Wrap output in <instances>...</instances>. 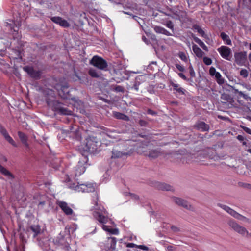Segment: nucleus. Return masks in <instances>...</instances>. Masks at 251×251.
<instances>
[{"label": "nucleus", "instance_id": "nucleus-1", "mask_svg": "<svg viewBox=\"0 0 251 251\" xmlns=\"http://www.w3.org/2000/svg\"><path fill=\"white\" fill-rule=\"evenodd\" d=\"M105 135V132L98 130L96 133L88 135L84 143L78 147V151L82 156H88L89 154L100 152L101 151V138Z\"/></svg>", "mask_w": 251, "mask_h": 251}, {"label": "nucleus", "instance_id": "nucleus-2", "mask_svg": "<svg viewBox=\"0 0 251 251\" xmlns=\"http://www.w3.org/2000/svg\"><path fill=\"white\" fill-rule=\"evenodd\" d=\"M90 64L100 70L104 71L110 70L107 61L98 55L94 56L90 60Z\"/></svg>", "mask_w": 251, "mask_h": 251}, {"label": "nucleus", "instance_id": "nucleus-3", "mask_svg": "<svg viewBox=\"0 0 251 251\" xmlns=\"http://www.w3.org/2000/svg\"><path fill=\"white\" fill-rule=\"evenodd\" d=\"M64 104L57 100L50 107L51 110L60 115H72V111L64 107Z\"/></svg>", "mask_w": 251, "mask_h": 251}, {"label": "nucleus", "instance_id": "nucleus-4", "mask_svg": "<svg viewBox=\"0 0 251 251\" xmlns=\"http://www.w3.org/2000/svg\"><path fill=\"white\" fill-rule=\"evenodd\" d=\"M54 88L57 91L61 98L65 95V93L70 90L69 84L64 78L59 79L58 82L55 84Z\"/></svg>", "mask_w": 251, "mask_h": 251}, {"label": "nucleus", "instance_id": "nucleus-5", "mask_svg": "<svg viewBox=\"0 0 251 251\" xmlns=\"http://www.w3.org/2000/svg\"><path fill=\"white\" fill-rule=\"evenodd\" d=\"M23 70L31 78L38 80L41 78L42 72L41 70H36L31 66H25L23 67Z\"/></svg>", "mask_w": 251, "mask_h": 251}, {"label": "nucleus", "instance_id": "nucleus-6", "mask_svg": "<svg viewBox=\"0 0 251 251\" xmlns=\"http://www.w3.org/2000/svg\"><path fill=\"white\" fill-rule=\"evenodd\" d=\"M228 224L235 232L243 236L246 234L247 237H251V233H249L246 228L239 225L234 220H230L228 222Z\"/></svg>", "mask_w": 251, "mask_h": 251}, {"label": "nucleus", "instance_id": "nucleus-7", "mask_svg": "<svg viewBox=\"0 0 251 251\" xmlns=\"http://www.w3.org/2000/svg\"><path fill=\"white\" fill-rule=\"evenodd\" d=\"M83 158L80 160L75 167V175L79 176L85 171L86 165L88 161V156H82Z\"/></svg>", "mask_w": 251, "mask_h": 251}, {"label": "nucleus", "instance_id": "nucleus-8", "mask_svg": "<svg viewBox=\"0 0 251 251\" xmlns=\"http://www.w3.org/2000/svg\"><path fill=\"white\" fill-rule=\"evenodd\" d=\"M235 62L237 64L242 66L245 65L247 61V54L246 51L236 52L234 54Z\"/></svg>", "mask_w": 251, "mask_h": 251}, {"label": "nucleus", "instance_id": "nucleus-9", "mask_svg": "<svg viewBox=\"0 0 251 251\" xmlns=\"http://www.w3.org/2000/svg\"><path fill=\"white\" fill-rule=\"evenodd\" d=\"M9 22H6V26L13 32V38H20L21 37L18 33L19 25H18L13 20H9Z\"/></svg>", "mask_w": 251, "mask_h": 251}, {"label": "nucleus", "instance_id": "nucleus-10", "mask_svg": "<svg viewBox=\"0 0 251 251\" xmlns=\"http://www.w3.org/2000/svg\"><path fill=\"white\" fill-rule=\"evenodd\" d=\"M221 56L224 59L230 61L231 57L230 56L231 54V50L228 47L222 46L217 49Z\"/></svg>", "mask_w": 251, "mask_h": 251}, {"label": "nucleus", "instance_id": "nucleus-11", "mask_svg": "<svg viewBox=\"0 0 251 251\" xmlns=\"http://www.w3.org/2000/svg\"><path fill=\"white\" fill-rule=\"evenodd\" d=\"M45 101L48 106L50 107L57 100L52 90L48 91L45 94Z\"/></svg>", "mask_w": 251, "mask_h": 251}, {"label": "nucleus", "instance_id": "nucleus-12", "mask_svg": "<svg viewBox=\"0 0 251 251\" xmlns=\"http://www.w3.org/2000/svg\"><path fill=\"white\" fill-rule=\"evenodd\" d=\"M0 133L4 137V139L14 147H17V145L15 142L10 136L5 128L0 123Z\"/></svg>", "mask_w": 251, "mask_h": 251}, {"label": "nucleus", "instance_id": "nucleus-13", "mask_svg": "<svg viewBox=\"0 0 251 251\" xmlns=\"http://www.w3.org/2000/svg\"><path fill=\"white\" fill-rule=\"evenodd\" d=\"M50 18L53 23L59 25L64 28H68L70 26L69 23L61 17L54 16L51 17Z\"/></svg>", "mask_w": 251, "mask_h": 251}, {"label": "nucleus", "instance_id": "nucleus-14", "mask_svg": "<svg viewBox=\"0 0 251 251\" xmlns=\"http://www.w3.org/2000/svg\"><path fill=\"white\" fill-rule=\"evenodd\" d=\"M172 199L177 205L182 206L187 210H190L192 207L191 205L189 203L188 201L184 199L176 197H173Z\"/></svg>", "mask_w": 251, "mask_h": 251}, {"label": "nucleus", "instance_id": "nucleus-15", "mask_svg": "<svg viewBox=\"0 0 251 251\" xmlns=\"http://www.w3.org/2000/svg\"><path fill=\"white\" fill-rule=\"evenodd\" d=\"M31 230L33 233V237L36 238L38 235L43 233V230L41 229V226L39 225H32L28 227L26 229V232Z\"/></svg>", "mask_w": 251, "mask_h": 251}, {"label": "nucleus", "instance_id": "nucleus-16", "mask_svg": "<svg viewBox=\"0 0 251 251\" xmlns=\"http://www.w3.org/2000/svg\"><path fill=\"white\" fill-rule=\"evenodd\" d=\"M154 187L159 190L174 191V189L172 186L165 183L156 182L154 183Z\"/></svg>", "mask_w": 251, "mask_h": 251}, {"label": "nucleus", "instance_id": "nucleus-17", "mask_svg": "<svg viewBox=\"0 0 251 251\" xmlns=\"http://www.w3.org/2000/svg\"><path fill=\"white\" fill-rule=\"evenodd\" d=\"M193 127L194 128L202 132L208 131L210 129L209 125L203 121H198Z\"/></svg>", "mask_w": 251, "mask_h": 251}, {"label": "nucleus", "instance_id": "nucleus-18", "mask_svg": "<svg viewBox=\"0 0 251 251\" xmlns=\"http://www.w3.org/2000/svg\"><path fill=\"white\" fill-rule=\"evenodd\" d=\"M57 204L63 212L67 215H70L73 213V210L64 201H58Z\"/></svg>", "mask_w": 251, "mask_h": 251}, {"label": "nucleus", "instance_id": "nucleus-19", "mask_svg": "<svg viewBox=\"0 0 251 251\" xmlns=\"http://www.w3.org/2000/svg\"><path fill=\"white\" fill-rule=\"evenodd\" d=\"M18 135L22 143L25 146V150L27 151H29L30 149L27 143V136L24 132L20 131L18 132Z\"/></svg>", "mask_w": 251, "mask_h": 251}, {"label": "nucleus", "instance_id": "nucleus-20", "mask_svg": "<svg viewBox=\"0 0 251 251\" xmlns=\"http://www.w3.org/2000/svg\"><path fill=\"white\" fill-rule=\"evenodd\" d=\"M220 99L221 100H223L225 101H221V103L223 105H227V102L229 103V104H230L231 105H233V103L234 102V100L233 98L230 95L228 94H226L225 93H223L221 94Z\"/></svg>", "mask_w": 251, "mask_h": 251}, {"label": "nucleus", "instance_id": "nucleus-21", "mask_svg": "<svg viewBox=\"0 0 251 251\" xmlns=\"http://www.w3.org/2000/svg\"><path fill=\"white\" fill-rule=\"evenodd\" d=\"M145 155H147L150 158L155 159L157 158L161 153L160 150L158 149H155L150 151L148 153L147 151L145 150H142Z\"/></svg>", "mask_w": 251, "mask_h": 251}, {"label": "nucleus", "instance_id": "nucleus-22", "mask_svg": "<svg viewBox=\"0 0 251 251\" xmlns=\"http://www.w3.org/2000/svg\"><path fill=\"white\" fill-rule=\"evenodd\" d=\"M94 217L100 223L105 224L108 222V218L104 216L100 212H96L94 214Z\"/></svg>", "mask_w": 251, "mask_h": 251}, {"label": "nucleus", "instance_id": "nucleus-23", "mask_svg": "<svg viewBox=\"0 0 251 251\" xmlns=\"http://www.w3.org/2000/svg\"><path fill=\"white\" fill-rule=\"evenodd\" d=\"M0 172L9 179H13L15 178L14 175L1 164H0Z\"/></svg>", "mask_w": 251, "mask_h": 251}, {"label": "nucleus", "instance_id": "nucleus-24", "mask_svg": "<svg viewBox=\"0 0 251 251\" xmlns=\"http://www.w3.org/2000/svg\"><path fill=\"white\" fill-rule=\"evenodd\" d=\"M113 116L114 118L117 119L123 120L126 121H128L129 120V118L128 116L119 112L114 111L113 113Z\"/></svg>", "mask_w": 251, "mask_h": 251}, {"label": "nucleus", "instance_id": "nucleus-25", "mask_svg": "<svg viewBox=\"0 0 251 251\" xmlns=\"http://www.w3.org/2000/svg\"><path fill=\"white\" fill-rule=\"evenodd\" d=\"M192 49L194 53L198 58H201L204 54L202 50L195 44H193L192 46Z\"/></svg>", "mask_w": 251, "mask_h": 251}, {"label": "nucleus", "instance_id": "nucleus-26", "mask_svg": "<svg viewBox=\"0 0 251 251\" xmlns=\"http://www.w3.org/2000/svg\"><path fill=\"white\" fill-rule=\"evenodd\" d=\"M153 29L155 32H156L157 33L163 34L168 36L172 35V34L169 32H168L166 29L161 26H154L153 27Z\"/></svg>", "mask_w": 251, "mask_h": 251}, {"label": "nucleus", "instance_id": "nucleus-27", "mask_svg": "<svg viewBox=\"0 0 251 251\" xmlns=\"http://www.w3.org/2000/svg\"><path fill=\"white\" fill-rule=\"evenodd\" d=\"M112 156L111 157V158H118L122 157L124 155H127V153L123 152V151H120L118 150H116L115 149H113L112 151Z\"/></svg>", "mask_w": 251, "mask_h": 251}, {"label": "nucleus", "instance_id": "nucleus-28", "mask_svg": "<svg viewBox=\"0 0 251 251\" xmlns=\"http://www.w3.org/2000/svg\"><path fill=\"white\" fill-rule=\"evenodd\" d=\"M109 89L111 91L116 92L117 93L121 92L124 93L125 89L123 86L113 84L109 86Z\"/></svg>", "mask_w": 251, "mask_h": 251}, {"label": "nucleus", "instance_id": "nucleus-29", "mask_svg": "<svg viewBox=\"0 0 251 251\" xmlns=\"http://www.w3.org/2000/svg\"><path fill=\"white\" fill-rule=\"evenodd\" d=\"M107 242H110V244L109 249L111 250V251H114L115 250V246L117 242L116 238L114 237H109L107 238Z\"/></svg>", "mask_w": 251, "mask_h": 251}, {"label": "nucleus", "instance_id": "nucleus-30", "mask_svg": "<svg viewBox=\"0 0 251 251\" xmlns=\"http://www.w3.org/2000/svg\"><path fill=\"white\" fill-rule=\"evenodd\" d=\"M220 37L224 41L226 42L227 45H231V40H230L229 36L226 34L225 32H222L220 33Z\"/></svg>", "mask_w": 251, "mask_h": 251}, {"label": "nucleus", "instance_id": "nucleus-31", "mask_svg": "<svg viewBox=\"0 0 251 251\" xmlns=\"http://www.w3.org/2000/svg\"><path fill=\"white\" fill-rule=\"evenodd\" d=\"M234 91V93H238L240 96L242 97L244 99L247 100L251 101V98L248 96L247 94H244L242 91H239L238 89H235L233 86H230Z\"/></svg>", "mask_w": 251, "mask_h": 251}, {"label": "nucleus", "instance_id": "nucleus-32", "mask_svg": "<svg viewBox=\"0 0 251 251\" xmlns=\"http://www.w3.org/2000/svg\"><path fill=\"white\" fill-rule=\"evenodd\" d=\"M88 74L93 78H98L100 77L99 74L95 69L93 68H91L89 69L88 71Z\"/></svg>", "mask_w": 251, "mask_h": 251}, {"label": "nucleus", "instance_id": "nucleus-33", "mask_svg": "<svg viewBox=\"0 0 251 251\" xmlns=\"http://www.w3.org/2000/svg\"><path fill=\"white\" fill-rule=\"evenodd\" d=\"M87 184H79V183H77V184L76 186V190L78 192H85L86 190H87Z\"/></svg>", "mask_w": 251, "mask_h": 251}, {"label": "nucleus", "instance_id": "nucleus-34", "mask_svg": "<svg viewBox=\"0 0 251 251\" xmlns=\"http://www.w3.org/2000/svg\"><path fill=\"white\" fill-rule=\"evenodd\" d=\"M216 82L219 85H222L224 83V79L222 77V76L219 72H217L214 75Z\"/></svg>", "mask_w": 251, "mask_h": 251}, {"label": "nucleus", "instance_id": "nucleus-35", "mask_svg": "<svg viewBox=\"0 0 251 251\" xmlns=\"http://www.w3.org/2000/svg\"><path fill=\"white\" fill-rule=\"evenodd\" d=\"M139 77H136L135 78V81L133 85L131 87V89H134L136 91H138L139 90V86L141 84L140 82L139 81Z\"/></svg>", "mask_w": 251, "mask_h": 251}, {"label": "nucleus", "instance_id": "nucleus-36", "mask_svg": "<svg viewBox=\"0 0 251 251\" xmlns=\"http://www.w3.org/2000/svg\"><path fill=\"white\" fill-rule=\"evenodd\" d=\"M64 100H71L73 101H75V98L73 97L72 95L70 94V90L65 93V95L62 98Z\"/></svg>", "mask_w": 251, "mask_h": 251}, {"label": "nucleus", "instance_id": "nucleus-37", "mask_svg": "<svg viewBox=\"0 0 251 251\" xmlns=\"http://www.w3.org/2000/svg\"><path fill=\"white\" fill-rule=\"evenodd\" d=\"M178 55L179 57L181 59V60H182V61L185 62H187L188 61V58L184 52L179 51L178 54Z\"/></svg>", "mask_w": 251, "mask_h": 251}, {"label": "nucleus", "instance_id": "nucleus-38", "mask_svg": "<svg viewBox=\"0 0 251 251\" xmlns=\"http://www.w3.org/2000/svg\"><path fill=\"white\" fill-rule=\"evenodd\" d=\"M196 43H198L205 51H208V47L200 39L199 40H197Z\"/></svg>", "mask_w": 251, "mask_h": 251}, {"label": "nucleus", "instance_id": "nucleus-39", "mask_svg": "<svg viewBox=\"0 0 251 251\" xmlns=\"http://www.w3.org/2000/svg\"><path fill=\"white\" fill-rule=\"evenodd\" d=\"M13 52L15 54L17 57H15L16 59H22V56L21 55V51L18 49H13Z\"/></svg>", "mask_w": 251, "mask_h": 251}, {"label": "nucleus", "instance_id": "nucleus-40", "mask_svg": "<svg viewBox=\"0 0 251 251\" xmlns=\"http://www.w3.org/2000/svg\"><path fill=\"white\" fill-rule=\"evenodd\" d=\"M248 71L245 69H242L240 71V75H241L244 78H247L248 77Z\"/></svg>", "mask_w": 251, "mask_h": 251}, {"label": "nucleus", "instance_id": "nucleus-41", "mask_svg": "<svg viewBox=\"0 0 251 251\" xmlns=\"http://www.w3.org/2000/svg\"><path fill=\"white\" fill-rule=\"evenodd\" d=\"M189 64H190V65H189L188 69L189 70L190 75L192 78L195 77L196 76L195 72L194 70V69H193L191 64L190 63H189Z\"/></svg>", "mask_w": 251, "mask_h": 251}, {"label": "nucleus", "instance_id": "nucleus-42", "mask_svg": "<svg viewBox=\"0 0 251 251\" xmlns=\"http://www.w3.org/2000/svg\"><path fill=\"white\" fill-rule=\"evenodd\" d=\"M217 206L219 207H221L223 209L225 210V211H226L227 213L230 211V210H231V208H230L229 207L226 205H224V204H222L221 203H218L217 204Z\"/></svg>", "mask_w": 251, "mask_h": 251}, {"label": "nucleus", "instance_id": "nucleus-43", "mask_svg": "<svg viewBox=\"0 0 251 251\" xmlns=\"http://www.w3.org/2000/svg\"><path fill=\"white\" fill-rule=\"evenodd\" d=\"M204 63L206 65H210L212 63V60L210 58L208 57H204L203 58Z\"/></svg>", "mask_w": 251, "mask_h": 251}, {"label": "nucleus", "instance_id": "nucleus-44", "mask_svg": "<svg viewBox=\"0 0 251 251\" xmlns=\"http://www.w3.org/2000/svg\"><path fill=\"white\" fill-rule=\"evenodd\" d=\"M74 134L76 140L79 141L81 139V135L78 130H76L74 132Z\"/></svg>", "mask_w": 251, "mask_h": 251}, {"label": "nucleus", "instance_id": "nucleus-45", "mask_svg": "<svg viewBox=\"0 0 251 251\" xmlns=\"http://www.w3.org/2000/svg\"><path fill=\"white\" fill-rule=\"evenodd\" d=\"M87 190L86 192L87 193L93 192L95 191V188L92 184H88L87 186Z\"/></svg>", "mask_w": 251, "mask_h": 251}, {"label": "nucleus", "instance_id": "nucleus-46", "mask_svg": "<svg viewBox=\"0 0 251 251\" xmlns=\"http://www.w3.org/2000/svg\"><path fill=\"white\" fill-rule=\"evenodd\" d=\"M179 76L184 80L187 81L192 82V80L191 78H187L186 76L182 73H179L178 74Z\"/></svg>", "mask_w": 251, "mask_h": 251}, {"label": "nucleus", "instance_id": "nucleus-47", "mask_svg": "<svg viewBox=\"0 0 251 251\" xmlns=\"http://www.w3.org/2000/svg\"><path fill=\"white\" fill-rule=\"evenodd\" d=\"M202 37L205 38V39H209V37H208V36L205 34V32L201 29V28L199 31L198 32Z\"/></svg>", "mask_w": 251, "mask_h": 251}, {"label": "nucleus", "instance_id": "nucleus-48", "mask_svg": "<svg viewBox=\"0 0 251 251\" xmlns=\"http://www.w3.org/2000/svg\"><path fill=\"white\" fill-rule=\"evenodd\" d=\"M138 123L141 126H147L149 125V123L147 121L142 119H140Z\"/></svg>", "mask_w": 251, "mask_h": 251}, {"label": "nucleus", "instance_id": "nucleus-49", "mask_svg": "<svg viewBox=\"0 0 251 251\" xmlns=\"http://www.w3.org/2000/svg\"><path fill=\"white\" fill-rule=\"evenodd\" d=\"M218 72H216L214 67H211L209 69V74L211 76H214Z\"/></svg>", "mask_w": 251, "mask_h": 251}, {"label": "nucleus", "instance_id": "nucleus-50", "mask_svg": "<svg viewBox=\"0 0 251 251\" xmlns=\"http://www.w3.org/2000/svg\"><path fill=\"white\" fill-rule=\"evenodd\" d=\"M240 128H241L245 132L251 135V129L249 128L248 127H246L244 126L240 125Z\"/></svg>", "mask_w": 251, "mask_h": 251}, {"label": "nucleus", "instance_id": "nucleus-51", "mask_svg": "<svg viewBox=\"0 0 251 251\" xmlns=\"http://www.w3.org/2000/svg\"><path fill=\"white\" fill-rule=\"evenodd\" d=\"M229 214H230L231 215H232L233 217H234L235 218L237 219V216L238 215V213L234 210L232 209H231L230 211L228 212Z\"/></svg>", "mask_w": 251, "mask_h": 251}, {"label": "nucleus", "instance_id": "nucleus-52", "mask_svg": "<svg viewBox=\"0 0 251 251\" xmlns=\"http://www.w3.org/2000/svg\"><path fill=\"white\" fill-rule=\"evenodd\" d=\"M166 25L167 27L172 29L173 30H174V25L173 24V23L171 21H167L166 24Z\"/></svg>", "mask_w": 251, "mask_h": 251}, {"label": "nucleus", "instance_id": "nucleus-53", "mask_svg": "<svg viewBox=\"0 0 251 251\" xmlns=\"http://www.w3.org/2000/svg\"><path fill=\"white\" fill-rule=\"evenodd\" d=\"M124 244L126 245V247L127 248H137V245L133 243H126Z\"/></svg>", "mask_w": 251, "mask_h": 251}, {"label": "nucleus", "instance_id": "nucleus-54", "mask_svg": "<svg viewBox=\"0 0 251 251\" xmlns=\"http://www.w3.org/2000/svg\"><path fill=\"white\" fill-rule=\"evenodd\" d=\"M109 233L111 234L117 235L119 233V230L117 228H110Z\"/></svg>", "mask_w": 251, "mask_h": 251}, {"label": "nucleus", "instance_id": "nucleus-55", "mask_svg": "<svg viewBox=\"0 0 251 251\" xmlns=\"http://www.w3.org/2000/svg\"><path fill=\"white\" fill-rule=\"evenodd\" d=\"M129 196L131 197V198L136 200H139L140 198L139 196L135 194L129 193Z\"/></svg>", "mask_w": 251, "mask_h": 251}, {"label": "nucleus", "instance_id": "nucleus-56", "mask_svg": "<svg viewBox=\"0 0 251 251\" xmlns=\"http://www.w3.org/2000/svg\"><path fill=\"white\" fill-rule=\"evenodd\" d=\"M176 68L180 72H183L184 71H185V68L183 66L178 64H176L175 65Z\"/></svg>", "mask_w": 251, "mask_h": 251}, {"label": "nucleus", "instance_id": "nucleus-57", "mask_svg": "<svg viewBox=\"0 0 251 251\" xmlns=\"http://www.w3.org/2000/svg\"><path fill=\"white\" fill-rule=\"evenodd\" d=\"M13 74L17 77H19L21 75L18 71V69L17 67H14Z\"/></svg>", "mask_w": 251, "mask_h": 251}, {"label": "nucleus", "instance_id": "nucleus-58", "mask_svg": "<svg viewBox=\"0 0 251 251\" xmlns=\"http://www.w3.org/2000/svg\"><path fill=\"white\" fill-rule=\"evenodd\" d=\"M176 91L177 92H178L179 94L185 95V90L181 87H180V88H178V89H177L176 90Z\"/></svg>", "mask_w": 251, "mask_h": 251}, {"label": "nucleus", "instance_id": "nucleus-59", "mask_svg": "<svg viewBox=\"0 0 251 251\" xmlns=\"http://www.w3.org/2000/svg\"><path fill=\"white\" fill-rule=\"evenodd\" d=\"M137 248L145 250V251H149V248L144 245H137Z\"/></svg>", "mask_w": 251, "mask_h": 251}, {"label": "nucleus", "instance_id": "nucleus-60", "mask_svg": "<svg viewBox=\"0 0 251 251\" xmlns=\"http://www.w3.org/2000/svg\"><path fill=\"white\" fill-rule=\"evenodd\" d=\"M171 229L174 232H178L180 231V229L175 226H171Z\"/></svg>", "mask_w": 251, "mask_h": 251}, {"label": "nucleus", "instance_id": "nucleus-61", "mask_svg": "<svg viewBox=\"0 0 251 251\" xmlns=\"http://www.w3.org/2000/svg\"><path fill=\"white\" fill-rule=\"evenodd\" d=\"M20 239L22 241L23 243L26 242V240L24 237V235L23 233L21 232L19 234Z\"/></svg>", "mask_w": 251, "mask_h": 251}, {"label": "nucleus", "instance_id": "nucleus-62", "mask_svg": "<svg viewBox=\"0 0 251 251\" xmlns=\"http://www.w3.org/2000/svg\"><path fill=\"white\" fill-rule=\"evenodd\" d=\"M147 113V114L151 115H157V112L155 111L151 110V109H148Z\"/></svg>", "mask_w": 251, "mask_h": 251}, {"label": "nucleus", "instance_id": "nucleus-63", "mask_svg": "<svg viewBox=\"0 0 251 251\" xmlns=\"http://www.w3.org/2000/svg\"><path fill=\"white\" fill-rule=\"evenodd\" d=\"M242 186L246 189L251 190V184L247 183H242Z\"/></svg>", "mask_w": 251, "mask_h": 251}, {"label": "nucleus", "instance_id": "nucleus-64", "mask_svg": "<svg viewBox=\"0 0 251 251\" xmlns=\"http://www.w3.org/2000/svg\"><path fill=\"white\" fill-rule=\"evenodd\" d=\"M246 218H247L246 217H245V216H244L243 215H241L239 213L238 214V215L237 218V219L240 220L241 221H245Z\"/></svg>", "mask_w": 251, "mask_h": 251}]
</instances>
